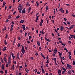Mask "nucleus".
I'll list each match as a JSON object with an SVG mask.
<instances>
[{
	"instance_id": "nucleus-19",
	"label": "nucleus",
	"mask_w": 75,
	"mask_h": 75,
	"mask_svg": "<svg viewBox=\"0 0 75 75\" xmlns=\"http://www.w3.org/2000/svg\"><path fill=\"white\" fill-rule=\"evenodd\" d=\"M59 55V56H62V53H61L60 52H58Z\"/></svg>"
},
{
	"instance_id": "nucleus-35",
	"label": "nucleus",
	"mask_w": 75,
	"mask_h": 75,
	"mask_svg": "<svg viewBox=\"0 0 75 75\" xmlns=\"http://www.w3.org/2000/svg\"><path fill=\"white\" fill-rule=\"evenodd\" d=\"M3 5H4V6H5V5H6V2H5V1H4L3 2Z\"/></svg>"
},
{
	"instance_id": "nucleus-16",
	"label": "nucleus",
	"mask_w": 75,
	"mask_h": 75,
	"mask_svg": "<svg viewBox=\"0 0 75 75\" xmlns=\"http://www.w3.org/2000/svg\"><path fill=\"white\" fill-rule=\"evenodd\" d=\"M0 59L2 63H4V62H3V59H2V57H1Z\"/></svg>"
},
{
	"instance_id": "nucleus-58",
	"label": "nucleus",
	"mask_w": 75,
	"mask_h": 75,
	"mask_svg": "<svg viewBox=\"0 0 75 75\" xmlns=\"http://www.w3.org/2000/svg\"><path fill=\"white\" fill-rule=\"evenodd\" d=\"M19 7H21V4H19L18 5Z\"/></svg>"
},
{
	"instance_id": "nucleus-61",
	"label": "nucleus",
	"mask_w": 75,
	"mask_h": 75,
	"mask_svg": "<svg viewBox=\"0 0 75 75\" xmlns=\"http://www.w3.org/2000/svg\"><path fill=\"white\" fill-rule=\"evenodd\" d=\"M16 58H18V59H19V57L18 56V55L17 56Z\"/></svg>"
},
{
	"instance_id": "nucleus-1",
	"label": "nucleus",
	"mask_w": 75,
	"mask_h": 75,
	"mask_svg": "<svg viewBox=\"0 0 75 75\" xmlns=\"http://www.w3.org/2000/svg\"><path fill=\"white\" fill-rule=\"evenodd\" d=\"M18 10H19V13H21V11H22V10H23V6L18 8Z\"/></svg>"
},
{
	"instance_id": "nucleus-29",
	"label": "nucleus",
	"mask_w": 75,
	"mask_h": 75,
	"mask_svg": "<svg viewBox=\"0 0 75 75\" xmlns=\"http://www.w3.org/2000/svg\"><path fill=\"white\" fill-rule=\"evenodd\" d=\"M67 24H68L69 25H70V22H68V21H67Z\"/></svg>"
},
{
	"instance_id": "nucleus-33",
	"label": "nucleus",
	"mask_w": 75,
	"mask_h": 75,
	"mask_svg": "<svg viewBox=\"0 0 75 75\" xmlns=\"http://www.w3.org/2000/svg\"><path fill=\"white\" fill-rule=\"evenodd\" d=\"M6 30V28H4L3 29L2 31H4V30Z\"/></svg>"
},
{
	"instance_id": "nucleus-17",
	"label": "nucleus",
	"mask_w": 75,
	"mask_h": 75,
	"mask_svg": "<svg viewBox=\"0 0 75 75\" xmlns=\"http://www.w3.org/2000/svg\"><path fill=\"white\" fill-rule=\"evenodd\" d=\"M22 53H23V54H24L25 53V51L24 50H21Z\"/></svg>"
},
{
	"instance_id": "nucleus-54",
	"label": "nucleus",
	"mask_w": 75,
	"mask_h": 75,
	"mask_svg": "<svg viewBox=\"0 0 75 75\" xmlns=\"http://www.w3.org/2000/svg\"><path fill=\"white\" fill-rule=\"evenodd\" d=\"M62 10V8H61L60 10H59V11H61Z\"/></svg>"
},
{
	"instance_id": "nucleus-34",
	"label": "nucleus",
	"mask_w": 75,
	"mask_h": 75,
	"mask_svg": "<svg viewBox=\"0 0 75 75\" xmlns=\"http://www.w3.org/2000/svg\"><path fill=\"white\" fill-rule=\"evenodd\" d=\"M68 53L69 54V55H71V52H69Z\"/></svg>"
},
{
	"instance_id": "nucleus-63",
	"label": "nucleus",
	"mask_w": 75,
	"mask_h": 75,
	"mask_svg": "<svg viewBox=\"0 0 75 75\" xmlns=\"http://www.w3.org/2000/svg\"><path fill=\"white\" fill-rule=\"evenodd\" d=\"M12 57L13 58V59H14L15 58V56H12Z\"/></svg>"
},
{
	"instance_id": "nucleus-27",
	"label": "nucleus",
	"mask_w": 75,
	"mask_h": 75,
	"mask_svg": "<svg viewBox=\"0 0 75 75\" xmlns=\"http://www.w3.org/2000/svg\"><path fill=\"white\" fill-rule=\"evenodd\" d=\"M42 71V73L43 74H44V68H42L41 69Z\"/></svg>"
},
{
	"instance_id": "nucleus-21",
	"label": "nucleus",
	"mask_w": 75,
	"mask_h": 75,
	"mask_svg": "<svg viewBox=\"0 0 75 75\" xmlns=\"http://www.w3.org/2000/svg\"><path fill=\"white\" fill-rule=\"evenodd\" d=\"M48 10V6L46 5V10Z\"/></svg>"
},
{
	"instance_id": "nucleus-31",
	"label": "nucleus",
	"mask_w": 75,
	"mask_h": 75,
	"mask_svg": "<svg viewBox=\"0 0 75 75\" xmlns=\"http://www.w3.org/2000/svg\"><path fill=\"white\" fill-rule=\"evenodd\" d=\"M72 26H71L69 28V30H71V29L74 27V25H72Z\"/></svg>"
},
{
	"instance_id": "nucleus-8",
	"label": "nucleus",
	"mask_w": 75,
	"mask_h": 75,
	"mask_svg": "<svg viewBox=\"0 0 75 75\" xmlns=\"http://www.w3.org/2000/svg\"><path fill=\"white\" fill-rule=\"evenodd\" d=\"M6 57H4L3 59L4 61H5V62H7V59H6Z\"/></svg>"
},
{
	"instance_id": "nucleus-36",
	"label": "nucleus",
	"mask_w": 75,
	"mask_h": 75,
	"mask_svg": "<svg viewBox=\"0 0 75 75\" xmlns=\"http://www.w3.org/2000/svg\"><path fill=\"white\" fill-rule=\"evenodd\" d=\"M68 57L69 59H71V55H68Z\"/></svg>"
},
{
	"instance_id": "nucleus-43",
	"label": "nucleus",
	"mask_w": 75,
	"mask_h": 75,
	"mask_svg": "<svg viewBox=\"0 0 75 75\" xmlns=\"http://www.w3.org/2000/svg\"><path fill=\"white\" fill-rule=\"evenodd\" d=\"M68 43H69V44H71V41H68Z\"/></svg>"
},
{
	"instance_id": "nucleus-6",
	"label": "nucleus",
	"mask_w": 75,
	"mask_h": 75,
	"mask_svg": "<svg viewBox=\"0 0 75 75\" xmlns=\"http://www.w3.org/2000/svg\"><path fill=\"white\" fill-rule=\"evenodd\" d=\"M42 23H43V20L41 19L40 23L39 24L40 25V26H42Z\"/></svg>"
},
{
	"instance_id": "nucleus-45",
	"label": "nucleus",
	"mask_w": 75,
	"mask_h": 75,
	"mask_svg": "<svg viewBox=\"0 0 75 75\" xmlns=\"http://www.w3.org/2000/svg\"><path fill=\"white\" fill-rule=\"evenodd\" d=\"M6 23H8V22L9 21V20H8V19H7L6 20Z\"/></svg>"
},
{
	"instance_id": "nucleus-55",
	"label": "nucleus",
	"mask_w": 75,
	"mask_h": 75,
	"mask_svg": "<svg viewBox=\"0 0 75 75\" xmlns=\"http://www.w3.org/2000/svg\"><path fill=\"white\" fill-rule=\"evenodd\" d=\"M66 14H68V10H66Z\"/></svg>"
},
{
	"instance_id": "nucleus-24",
	"label": "nucleus",
	"mask_w": 75,
	"mask_h": 75,
	"mask_svg": "<svg viewBox=\"0 0 75 75\" xmlns=\"http://www.w3.org/2000/svg\"><path fill=\"white\" fill-rule=\"evenodd\" d=\"M13 30V28L11 27L10 29V32H11V31H12Z\"/></svg>"
},
{
	"instance_id": "nucleus-4",
	"label": "nucleus",
	"mask_w": 75,
	"mask_h": 75,
	"mask_svg": "<svg viewBox=\"0 0 75 75\" xmlns=\"http://www.w3.org/2000/svg\"><path fill=\"white\" fill-rule=\"evenodd\" d=\"M67 67L69 68H69H72V66L71 65H69L67 64Z\"/></svg>"
},
{
	"instance_id": "nucleus-50",
	"label": "nucleus",
	"mask_w": 75,
	"mask_h": 75,
	"mask_svg": "<svg viewBox=\"0 0 75 75\" xmlns=\"http://www.w3.org/2000/svg\"><path fill=\"white\" fill-rule=\"evenodd\" d=\"M65 72H66V71H63L62 73V74H64V73H65Z\"/></svg>"
},
{
	"instance_id": "nucleus-3",
	"label": "nucleus",
	"mask_w": 75,
	"mask_h": 75,
	"mask_svg": "<svg viewBox=\"0 0 75 75\" xmlns=\"http://www.w3.org/2000/svg\"><path fill=\"white\" fill-rule=\"evenodd\" d=\"M60 30L61 31H62L64 30V27L63 26H61L60 27Z\"/></svg>"
},
{
	"instance_id": "nucleus-62",
	"label": "nucleus",
	"mask_w": 75,
	"mask_h": 75,
	"mask_svg": "<svg viewBox=\"0 0 75 75\" xmlns=\"http://www.w3.org/2000/svg\"><path fill=\"white\" fill-rule=\"evenodd\" d=\"M19 68H23V66H19Z\"/></svg>"
},
{
	"instance_id": "nucleus-13",
	"label": "nucleus",
	"mask_w": 75,
	"mask_h": 75,
	"mask_svg": "<svg viewBox=\"0 0 75 75\" xmlns=\"http://www.w3.org/2000/svg\"><path fill=\"white\" fill-rule=\"evenodd\" d=\"M1 68V69H2V70H4V65L2 64V65Z\"/></svg>"
},
{
	"instance_id": "nucleus-18",
	"label": "nucleus",
	"mask_w": 75,
	"mask_h": 75,
	"mask_svg": "<svg viewBox=\"0 0 75 75\" xmlns=\"http://www.w3.org/2000/svg\"><path fill=\"white\" fill-rule=\"evenodd\" d=\"M71 72H72L71 71H68V74H71Z\"/></svg>"
},
{
	"instance_id": "nucleus-37",
	"label": "nucleus",
	"mask_w": 75,
	"mask_h": 75,
	"mask_svg": "<svg viewBox=\"0 0 75 75\" xmlns=\"http://www.w3.org/2000/svg\"><path fill=\"white\" fill-rule=\"evenodd\" d=\"M46 63L47 64H49V60L47 59V61H46Z\"/></svg>"
},
{
	"instance_id": "nucleus-32",
	"label": "nucleus",
	"mask_w": 75,
	"mask_h": 75,
	"mask_svg": "<svg viewBox=\"0 0 75 75\" xmlns=\"http://www.w3.org/2000/svg\"><path fill=\"white\" fill-rule=\"evenodd\" d=\"M20 18V15H18L16 17V18L17 19V18Z\"/></svg>"
},
{
	"instance_id": "nucleus-2",
	"label": "nucleus",
	"mask_w": 75,
	"mask_h": 75,
	"mask_svg": "<svg viewBox=\"0 0 75 75\" xmlns=\"http://www.w3.org/2000/svg\"><path fill=\"white\" fill-rule=\"evenodd\" d=\"M25 8L21 11L22 14H25Z\"/></svg>"
},
{
	"instance_id": "nucleus-53",
	"label": "nucleus",
	"mask_w": 75,
	"mask_h": 75,
	"mask_svg": "<svg viewBox=\"0 0 75 75\" xmlns=\"http://www.w3.org/2000/svg\"><path fill=\"white\" fill-rule=\"evenodd\" d=\"M30 59H32V60H34V58H33V57H30Z\"/></svg>"
},
{
	"instance_id": "nucleus-48",
	"label": "nucleus",
	"mask_w": 75,
	"mask_h": 75,
	"mask_svg": "<svg viewBox=\"0 0 75 75\" xmlns=\"http://www.w3.org/2000/svg\"><path fill=\"white\" fill-rule=\"evenodd\" d=\"M18 47H20V43H18V45H17Z\"/></svg>"
},
{
	"instance_id": "nucleus-12",
	"label": "nucleus",
	"mask_w": 75,
	"mask_h": 75,
	"mask_svg": "<svg viewBox=\"0 0 75 75\" xmlns=\"http://www.w3.org/2000/svg\"><path fill=\"white\" fill-rule=\"evenodd\" d=\"M20 23H24V20H22L20 21Z\"/></svg>"
},
{
	"instance_id": "nucleus-42",
	"label": "nucleus",
	"mask_w": 75,
	"mask_h": 75,
	"mask_svg": "<svg viewBox=\"0 0 75 75\" xmlns=\"http://www.w3.org/2000/svg\"><path fill=\"white\" fill-rule=\"evenodd\" d=\"M5 74H7V70H5Z\"/></svg>"
},
{
	"instance_id": "nucleus-23",
	"label": "nucleus",
	"mask_w": 75,
	"mask_h": 75,
	"mask_svg": "<svg viewBox=\"0 0 75 75\" xmlns=\"http://www.w3.org/2000/svg\"><path fill=\"white\" fill-rule=\"evenodd\" d=\"M41 34H42V35H44V33L45 32H43V30H42L41 32Z\"/></svg>"
},
{
	"instance_id": "nucleus-30",
	"label": "nucleus",
	"mask_w": 75,
	"mask_h": 75,
	"mask_svg": "<svg viewBox=\"0 0 75 75\" xmlns=\"http://www.w3.org/2000/svg\"><path fill=\"white\" fill-rule=\"evenodd\" d=\"M38 46H40V42H39V41H38Z\"/></svg>"
},
{
	"instance_id": "nucleus-38",
	"label": "nucleus",
	"mask_w": 75,
	"mask_h": 75,
	"mask_svg": "<svg viewBox=\"0 0 75 75\" xmlns=\"http://www.w3.org/2000/svg\"><path fill=\"white\" fill-rule=\"evenodd\" d=\"M61 62H62V65H64V62L62 61V60H61Z\"/></svg>"
},
{
	"instance_id": "nucleus-46",
	"label": "nucleus",
	"mask_w": 75,
	"mask_h": 75,
	"mask_svg": "<svg viewBox=\"0 0 75 75\" xmlns=\"http://www.w3.org/2000/svg\"><path fill=\"white\" fill-rule=\"evenodd\" d=\"M11 63V61H8V64H10Z\"/></svg>"
},
{
	"instance_id": "nucleus-11",
	"label": "nucleus",
	"mask_w": 75,
	"mask_h": 75,
	"mask_svg": "<svg viewBox=\"0 0 75 75\" xmlns=\"http://www.w3.org/2000/svg\"><path fill=\"white\" fill-rule=\"evenodd\" d=\"M54 54H57V48L56 47L54 50Z\"/></svg>"
},
{
	"instance_id": "nucleus-25",
	"label": "nucleus",
	"mask_w": 75,
	"mask_h": 75,
	"mask_svg": "<svg viewBox=\"0 0 75 75\" xmlns=\"http://www.w3.org/2000/svg\"><path fill=\"white\" fill-rule=\"evenodd\" d=\"M72 64L73 65H75V62L74 60L73 61Z\"/></svg>"
},
{
	"instance_id": "nucleus-49",
	"label": "nucleus",
	"mask_w": 75,
	"mask_h": 75,
	"mask_svg": "<svg viewBox=\"0 0 75 75\" xmlns=\"http://www.w3.org/2000/svg\"><path fill=\"white\" fill-rule=\"evenodd\" d=\"M7 37H8V34H6V35L5 38H7Z\"/></svg>"
},
{
	"instance_id": "nucleus-7",
	"label": "nucleus",
	"mask_w": 75,
	"mask_h": 75,
	"mask_svg": "<svg viewBox=\"0 0 75 75\" xmlns=\"http://www.w3.org/2000/svg\"><path fill=\"white\" fill-rule=\"evenodd\" d=\"M11 69L12 71H14V64H13L12 66L11 67Z\"/></svg>"
},
{
	"instance_id": "nucleus-5",
	"label": "nucleus",
	"mask_w": 75,
	"mask_h": 75,
	"mask_svg": "<svg viewBox=\"0 0 75 75\" xmlns=\"http://www.w3.org/2000/svg\"><path fill=\"white\" fill-rule=\"evenodd\" d=\"M38 14H36V20H35V22H37V21H38V17L39 16H38Z\"/></svg>"
},
{
	"instance_id": "nucleus-40",
	"label": "nucleus",
	"mask_w": 75,
	"mask_h": 75,
	"mask_svg": "<svg viewBox=\"0 0 75 75\" xmlns=\"http://www.w3.org/2000/svg\"><path fill=\"white\" fill-rule=\"evenodd\" d=\"M0 73H1V74H3V71L1 70L0 71Z\"/></svg>"
},
{
	"instance_id": "nucleus-28",
	"label": "nucleus",
	"mask_w": 75,
	"mask_h": 75,
	"mask_svg": "<svg viewBox=\"0 0 75 75\" xmlns=\"http://www.w3.org/2000/svg\"><path fill=\"white\" fill-rule=\"evenodd\" d=\"M62 68L63 69V71H66V69H65V68L63 67H62Z\"/></svg>"
},
{
	"instance_id": "nucleus-57",
	"label": "nucleus",
	"mask_w": 75,
	"mask_h": 75,
	"mask_svg": "<svg viewBox=\"0 0 75 75\" xmlns=\"http://www.w3.org/2000/svg\"><path fill=\"white\" fill-rule=\"evenodd\" d=\"M53 61H56V60H57V59H56V58H54L53 59Z\"/></svg>"
},
{
	"instance_id": "nucleus-39",
	"label": "nucleus",
	"mask_w": 75,
	"mask_h": 75,
	"mask_svg": "<svg viewBox=\"0 0 75 75\" xmlns=\"http://www.w3.org/2000/svg\"><path fill=\"white\" fill-rule=\"evenodd\" d=\"M46 21H47V24H48V19H47V18H46Z\"/></svg>"
},
{
	"instance_id": "nucleus-9",
	"label": "nucleus",
	"mask_w": 75,
	"mask_h": 75,
	"mask_svg": "<svg viewBox=\"0 0 75 75\" xmlns=\"http://www.w3.org/2000/svg\"><path fill=\"white\" fill-rule=\"evenodd\" d=\"M11 56H9L8 57V61H11Z\"/></svg>"
},
{
	"instance_id": "nucleus-47",
	"label": "nucleus",
	"mask_w": 75,
	"mask_h": 75,
	"mask_svg": "<svg viewBox=\"0 0 75 75\" xmlns=\"http://www.w3.org/2000/svg\"><path fill=\"white\" fill-rule=\"evenodd\" d=\"M24 50V47H22V49L21 50Z\"/></svg>"
},
{
	"instance_id": "nucleus-15",
	"label": "nucleus",
	"mask_w": 75,
	"mask_h": 75,
	"mask_svg": "<svg viewBox=\"0 0 75 75\" xmlns=\"http://www.w3.org/2000/svg\"><path fill=\"white\" fill-rule=\"evenodd\" d=\"M2 50L3 51H6V47H4L2 49Z\"/></svg>"
},
{
	"instance_id": "nucleus-64",
	"label": "nucleus",
	"mask_w": 75,
	"mask_h": 75,
	"mask_svg": "<svg viewBox=\"0 0 75 75\" xmlns=\"http://www.w3.org/2000/svg\"><path fill=\"white\" fill-rule=\"evenodd\" d=\"M74 55H75V50H74Z\"/></svg>"
},
{
	"instance_id": "nucleus-59",
	"label": "nucleus",
	"mask_w": 75,
	"mask_h": 75,
	"mask_svg": "<svg viewBox=\"0 0 75 75\" xmlns=\"http://www.w3.org/2000/svg\"><path fill=\"white\" fill-rule=\"evenodd\" d=\"M27 33L25 32V37H26V35H27Z\"/></svg>"
},
{
	"instance_id": "nucleus-60",
	"label": "nucleus",
	"mask_w": 75,
	"mask_h": 75,
	"mask_svg": "<svg viewBox=\"0 0 75 75\" xmlns=\"http://www.w3.org/2000/svg\"><path fill=\"white\" fill-rule=\"evenodd\" d=\"M29 71V70L28 69H27L26 70V72H27V73H28V72Z\"/></svg>"
},
{
	"instance_id": "nucleus-26",
	"label": "nucleus",
	"mask_w": 75,
	"mask_h": 75,
	"mask_svg": "<svg viewBox=\"0 0 75 75\" xmlns=\"http://www.w3.org/2000/svg\"><path fill=\"white\" fill-rule=\"evenodd\" d=\"M11 15H10L8 17V19H10V18H11Z\"/></svg>"
},
{
	"instance_id": "nucleus-14",
	"label": "nucleus",
	"mask_w": 75,
	"mask_h": 75,
	"mask_svg": "<svg viewBox=\"0 0 75 75\" xmlns=\"http://www.w3.org/2000/svg\"><path fill=\"white\" fill-rule=\"evenodd\" d=\"M22 27H23V29L24 30H25V25H22Z\"/></svg>"
},
{
	"instance_id": "nucleus-10",
	"label": "nucleus",
	"mask_w": 75,
	"mask_h": 75,
	"mask_svg": "<svg viewBox=\"0 0 75 75\" xmlns=\"http://www.w3.org/2000/svg\"><path fill=\"white\" fill-rule=\"evenodd\" d=\"M4 42L5 45H7V41L5 40H4Z\"/></svg>"
},
{
	"instance_id": "nucleus-56",
	"label": "nucleus",
	"mask_w": 75,
	"mask_h": 75,
	"mask_svg": "<svg viewBox=\"0 0 75 75\" xmlns=\"http://www.w3.org/2000/svg\"><path fill=\"white\" fill-rule=\"evenodd\" d=\"M62 45H63V46H65V45H66V44H64V43H62Z\"/></svg>"
},
{
	"instance_id": "nucleus-51",
	"label": "nucleus",
	"mask_w": 75,
	"mask_h": 75,
	"mask_svg": "<svg viewBox=\"0 0 75 75\" xmlns=\"http://www.w3.org/2000/svg\"><path fill=\"white\" fill-rule=\"evenodd\" d=\"M47 50H49V52H52V51H51L50 50V49H48L47 48Z\"/></svg>"
},
{
	"instance_id": "nucleus-41",
	"label": "nucleus",
	"mask_w": 75,
	"mask_h": 75,
	"mask_svg": "<svg viewBox=\"0 0 75 75\" xmlns=\"http://www.w3.org/2000/svg\"><path fill=\"white\" fill-rule=\"evenodd\" d=\"M34 72H35V73H36V72H37V69H35L34 70Z\"/></svg>"
},
{
	"instance_id": "nucleus-44",
	"label": "nucleus",
	"mask_w": 75,
	"mask_h": 75,
	"mask_svg": "<svg viewBox=\"0 0 75 75\" xmlns=\"http://www.w3.org/2000/svg\"><path fill=\"white\" fill-rule=\"evenodd\" d=\"M31 7L30 6L28 8V10H31Z\"/></svg>"
},
{
	"instance_id": "nucleus-52",
	"label": "nucleus",
	"mask_w": 75,
	"mask_h": 75,
	"mask_svg": "<svg viewBox=\"0 0 75 75\" xmlns=\"http://www.w3.org/2000/svg\"><path fill=\"white\" fill-rule=\"evenodd\" d=\"M13 64H16V61H13Z\"/></svg>"
},
{
	"instance_id": "nucleus-20",
	"label": "nucleus",
	"mask_w": 75,
	"mask_h": 75,
	"mask_svg": "<svg viewBox=\"0 0 75 75\" xmlns=\"http://www.w3.org/2000/svg\"><path fill=\"white\" fill-rule=\"evenodd\" d=\"M45 38L46 41H50V40H49V39L47 38H46V37H45Z\"/></svg>"
},
{
	"instance_id": "nucleus-22",
	"label": "nucleus",
	"mask_w": 75,
	"mask_h": 75,
	"mask_svg": "<svg viewBox=\"0 0 75 75\" xmlns=\"http://www.w3.org/2000/svg\"><path fill=\"white\" fill-rule=\"evenodd\" d=\"M70 37H71V36H72V37H73L74 39H75V35H70Z\"/></svg>"
}]
</instances>
